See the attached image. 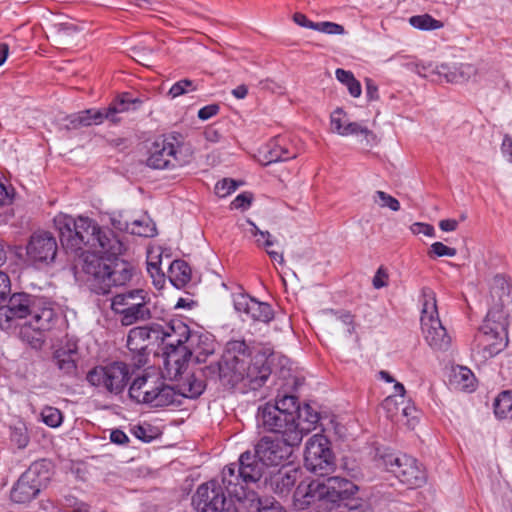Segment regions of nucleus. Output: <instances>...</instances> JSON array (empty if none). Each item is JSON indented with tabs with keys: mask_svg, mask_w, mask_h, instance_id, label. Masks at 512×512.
I'll use <instances>...</instances> for the list:
<instances>
[{
	"mask_svg": "<svg viewBox=\"0 0 512 512\" xmlns=\"http://www.w3.org/2000/svg\"><path fill=\"white\" fill-rule=\"evenodd\" d=\"M90 249L106 256L88 254L84 259L83 272L93 293L109 294L113 287L123 286L131 280L133 267L118 258L124 251V245L111 230L99 226Z\"/></svg>",
	"mask_w": 512,
	"mask_h": 512,
	"instance_id": "obj_1",
	"label": "nucleus"
},
{
	"mask_svg": "<svg viewBox=\"0 0 512 512\" xmlns=\"http://www.w3.org/2000/svg\"><path fill=\"white\" fill-rule=\"evenodd\" d=\"M206 377L218 379L223 387L242 393L258 390L268 380L271 369L264 357L251 358L244 340H231L217 363L204 368Z\"/></svg>",
	"mask_w": 512,
	"mask_h": 512,
	"instance_id": "obj_2",
	"label": "nucleus"
},
{
	"mask_svg": "<svg viewBox=\"0 0 512 512\" xmlns=\"http://www.w3.org/2000/svg\"><path fill=\"white\" fill-rule=\"evenodd\" d=\"M58 313L51 301L42 296L25 292L10 295L7 303L0 305V329L15 330L25 320L21 336L33 346L41 343L40 333L52 329Z\"/></svg>",
	"mask_w": 512,
	"mask_h": 512,
	"instance_id": "obj_3",
	"label": "nucleus"
},
{
	"mask_svg": "<svg viewBox=\"0 0 512 512\" xmlns=\"http://www.w3.org/2000/svg\"><path fill=\"white\" fill-rule=\"evenodd\" d=\"M493 307L480 328L479 348L483 358H491L507 346L506 315L503 307L512 303V283L503 275L493 277L490 285Z\"/></svg>",
	"mask_w": 512,
	"mask_h": 512,
	"instance_id": "obj_4",
	"label": "nucleus"
},
{
	"mask_svg": "<svg viewBox=\"0 0 512 512\" xmlns=\"http://www.w3.org/2000/svg\"><path fill=\"white\" fill-rule=\"evenodd\" d=\"M357 491L358 487L353 482L340 477L302 481L294 492L293 504L298 510L316 505L323 508V512H328L339 501L350 500Z\"/></svg>",
	"mask_w": 512,
	"mask_h": 512,
	"instance_id": "obj_5",
	"label": "nucleus"
},
{
	"mask_svg": "<svg viewBox=\"0 0 512 512\" xmlns=\"http://www.w3.org/2000/svg\"><path fill=\"white\" fill-rule=\"evenodd\" d=\"M263 474V465L250 451L242 453L238 463H231L222 470V483L231 497L241 500L246 496L245 488L256 483Z\"/></svg>",
	"mask_w": 512,
	"mask_h": 512,
	"instance_id": "obj_6",
	"label": "nucleus"
},
{
	"mask_svg": "<svg viewBox=\"0 0 512 512\" xmlns=\"http://www.w3.org/2000/svg\"><path fill=\"white\" fill-rule=\"evenodd\" d=\"M153 305L148 291L132 289L116 294L111 299V309L123 326H131L153 318Z\"/></svg>",
	"mask_w": 512,
	"mask_h": 512,
	"instance_id": "obj_7",
	"label": "nucleus"
},
{
	"mask_svg": "<svg viewBox=\"0 0 512 512\" xmlns=\"http://www.w3.org/2000/svg\"><path fill=\"white\" fill-rule=\"evenodd\" d=\"M60 235V241L66 249L71 251L91 247L99 225L92 219L84 216L73 218L70 215L60 214L54 219Z\"/></svg>",
	"mask_w": 512,
	"mask_h": 512,
	"instance_id": "obj_8",
	"label": "nucleus"
},
{
	"mask_svg": "<svg viewBox=\"0 0 512 512\" xmlns=\"http://www.w3.org/2000/svg\"><path fill=\"white\" fill-rule=\"evenodd\" d=\"M421 301V326L425 340L435 350H447L451 337L438 317L435 292L429 287L422 288Z\"/></svg>",
	"mask_w": 512,
	"mask_h": 512,
	"instance_id": "obj_9",
	"label": "nucleus"
},
{
	"mask_svg": "<svg viewBox=\"0 0 512 512\" xmlns=\"http://www.w3.org/2000/svg\"><path fill=\"white\" fill-rule=\"evenodd\" d=\"M129 396L139 404L152 407L174 405L177 394L174 387L164 384L151 375H142L133 380L129 388Z\"/></svg>",
	"mask_w": 512,
	"mask_h": 512,
	"instance_id": "obj_10",
	"label": "nucleus"
},
{
	"mask_svg": "<svg viewBox=\"0 0 512 512\" xmlns=\"http://www.w3.org/2000/svg\"><path fill=\"white\" fill-rule=\"evenodd\" d=\"M386 470L400 483L410 489L422 487L427 482V472L422 463L405 453H391L383 456Z\"/></svg>",
	"mask_w": 512,
	"mask_h": 512,
	"instance_id": "obj_11",
	"label": "nucleus"
},
{
	"mask_svg": "<svg viewBox=\"0 0 512 512\" xmlns=\"http://www.w3.org/2000/svg\"><path fill=\"white\" fill-rule=\"evenodd\" d=\"M258 424L267 431L281 435L288 444H300L301 436L297 430L296 419L291 413H285L272 404L267 403L260 407L257 414Z\"/></svg>",
	"mask_w": 512,
	"mask_h": 512,
	"instance_id": "obj_12",
	"label": "nucleus"
},
{
	"mask_svg": "<svg viewBox=\"0 0 512 512\" xmlns=\"http://www.w3.org/2000/svg\"><path fill=\"white\" fill-rule=\"evenodd\" d=\"M86 379L91 385L118 395L127 386L130 379V369L123 362H113L93 368L87 373Z\"/></svg>",
	"mask_w": 512,
	"mask_h": 512,
	"instance_id": "obj_13",
	"label": "nucleus"
},
{
	"mask_svg": "<svg viewBox=\"0 0 512 512\" xmlns=\"http://www.w3.org/2000/svg\"><path fill=\"white\" fill-rule=\"evenodd\" d=\"M305 467L320 476L328 474L334 468V457L328 446V440L320 435H313L306 444L304 455Z\"/></svg>",
	"mask_w": 512,
	"mask_h": 512,
	"instance_id": "obj_14",
	"label": "nucleus"
},
{
	"mask_svg": "<svg viewBox=\"0 0 512 512\" xmlns=\"http://www.w3.org/2000/svg\"><path fill=\"white\" fill-rule=\"evenodd\" d=\"M57 252V240L49 231H35L26 245L27 260L34 266L50 265L54 262Z\"/></svg>",
	"mask_w": 512,
	"mask_h": 512,
	"instance_id": "obj_15",
	"label": "nucleus"
},
{
	"mask_svg": "<svg viewBox=\"0 0 512 512\" xmlns=\"http://www.w3.org/2000/svg\"><path fill=\"white\" fill-rule=\"evenodd\" d=\"M185 337L186 345L181 347L188 360L194 357L198 363L205 362L207 357L215 351V341L211 335L191 332L189 327L182 321H178L172 328Z\"/></svg>",
	"mask_w": 512,
	"mask_h": 512,
	"instance_id": "obj_16",
	"label": "nucleus"
},
{
	"mask_svg": "<svg viewBox=\"0 0 512 512\" xmlns=\"http://www.w3.org/2000/svg\"><path fill=\"white\" fill-rule=\"evenodd\" d=\"M299 444H288L283 438L262 437L255 445V458L264 466H278L292 454V447Z\"/></svg>",
	"mask_w": 512,
	"mask_h": 512,
	"instance_id": "obj_17",
	"label": "nucleus"
},
{
	"mask_svg": "<svg viewBox=\"0 0 512 512\" xmlns=\"http://www.w3.org/2000/svg\"><path fill=\"white\" fill-rule=\"evenodd\" d=\"M177 153L178 149L171 140L158 137L149 148L147 165L154 169L175 168L181 165Z\"/></svg>",
	"mask_w": 512,
	"mask_h": 512,
	"instance_id": "obj_18",
	"label": "nucleus"
},
{
	"mask_svg": "<svg viewBox=\"0 0 512 512\" xmlns=\"http://www.w3.org/2000/svg\"><path fill=\"white\" fill-rule=\"evenodd\" d=\"M42 463H34L21 475L11 490L10 497L15 503H27L33 500L41 490V480L38 477Z\"/></svg>",
	"mask_w": 512,
	"mask_h": 512,
	"instance_id": "obj_19",
	"label": "nucleus"
},
{
	"mask_svg": "<svg viewBox=\"0 0 512 512\" xmlns=\"http://www.w3.org/2000/svg\"><path fill=\"white\" fill-rule=\"evenodd\" d=\"M297 157V149L285 136L271 139L260 151V163L267 166L272 163L287 161Z\"/></svg>",
	"mask_w": 512,
	"mask_h": 512,
	"instance_id": "obj_20",
	"label": "nucleus"
},
{
	"mask_svg": "<svg viewBox=\"0 0 512 512\" xmlns=\"http://www.w3.org/2000/svg\"><path fill=\"white\" fill-rule=\"evenodd\" d=\"M233 302L236 311L245 314L253 321L268 323L274 317L273 310L268 303L260 302L249 295L237 294L234 296Z\"/></svg>",
	"mask_w": 512,
	"mask_h": 512,
	"instance_id": "obj_21",
	"label": "nucleus"
},
{
	"mask_svg": "<svg viewBox=\"0 0 512 512\" xmlns=\"http://www.w3.org/2000/svg\"><path fill=\"white\" fill-rule=\"evenodd\" d=\"M330 124L331 130L341 136L362 135L367 143L375 139L374 133L366 126L358 122H350L341 108L331 113Z\"/></svg>",
	"mask_w": 512,
	"mask_h": 512,
	"instance_id": "obj_22",
	"label": "nucleus"
},
{
	"mask_svg": "<svg viewBox=\"0 0 512 512\" xmlns=\"http://www.w3.org/2000/svg\"><path fill=\"white\" fill-rule=\"evenodd\" d=\"M165 354L162 376L172 381H178L186 373L188 358L181 347L167 350Z\"/></svg>",
	"mask_w": 512,
	"mask_h": 512,
	"instance_id": "obj_23",
	"label": "nucleus"
},
{
	"mask_svg": "<svg viewBox=\"0 0 512 512\" xmlns=\"http://www.w3.org/2000/svg\"><path fill=\"white\" fill-rule=\"evenodd\" d=\"M435 73L448 83H465L476 76L477 68L468 63L441 64L436 67Z\"/></svg>",
	"mask_w": 512,
	"mask_h": 512,
	"instance_id": "obj_24",
	"label": "nucleus"
},
{
	"mask_svg": "<svg viewBox=\"0 0 512 512\" xmlns=\"http://www.w3.org/2000/svg\"><path fill=\"white\" fill-rule=\"evenodd\" d=\"M202 374L205 375L204 370L200 375L195 373H185L176 384L175 392L177 394V401L175 404H181V398H197L199 397L204 389L205 382L201 378Z\"/></svg>",
	"mask_w": 512,
	"mask_h": 512,
	"instance_id": "obj_25",
	"label": "nucleus"
},
{
	"mask_svg": "<svg viewBox=\"0 0 512 512\" xmlns=\"http://www.w3.org/2000/svg\"><path fill=\"white\" fill-rule=\"evenodd\" d=\"M107 117L104 108L102 109H87L78 113L72 114L68 117L69 127L77 129L92 124H101Z\"/></svg>",
	"mask_w": 512,
	"mask_h": 512,
	"instance_id": "obj_26",
	"label": "nucleus"
},
{
	"mask_svg": "<svg viewBox=\"0 0 512 512\" xmlns=\"http://www.w3.org/2000/svg\"><path fill=\"white\" fill-rule=\"evenodd\" d=\"M320 420L319 413L315 411L309 404L299 407L296 415L297 430L300 432L301 440L304 435L310 433Z\"/></svg>",
	"mask_w": 512,
	"mask_h": 512,
	"instance_id": "obj_27",
	"label": "nucleus"
},
{
	"mask_svg": "<svg viewBox=\"0 0 512 512\" xmlns=\"http://www.w3.org/2000/svg\"><path fill=\"white\" fill-rule=\"evenodd\" d=\"M141 103L140 99L132 98L130 94L124 93L117 97L107 108H104L105 114H107L106 119L117 122V114L130 110L131 106H134L135 109Z\"/></svg>",
	"mask_w": 512,
	"mask_h": 512,
	"instance_id": "obj_28",
	"label": "nucleus"
},
{
	"mask_svg": "<svg viewBox=\"0 0 512 512\" xmlns=\"http://www.w3.org/2000/svg\"><path fill=\"white\" fill-rule=\"evenodd\" d=\"M169 279L177 287H184L191 279V268L183 260H174L169 265Z\"/></svg>",
	"mask_w": 512,
	"mask_h": 512,
	"instance_id": "obj_29",
	"label": "nucleus"
},
{
	"mask_svg": "<svg viewBox=\"0 0 512 512\" xmlns=\"http://www.w3.org/2000/svg\"><path fill=\"white\" fill-rule=\"evenodd\" d=\"M149 332L143 326L132 328L127 336V347L130 351L142 353L149 345Z\"/></svg>",
	"mask_w": 512,
	"mask_h": 512,
	"instance_id": "obj_30",
	"label": "nucleus"
},
{
	"mask_svg": "<svg viewBox=\"0 0 512 512\" xmlns=\"http://www.w3.org/2000/svg\"><path fill=\"white\" fill-rule=\"evenodd\" d=\"M74 354L75 351L72 349H59L54 354L53 361L55 365L66 375H74L76 373L77 365Z\"/></svg>",
	"mask_w": 512,
	"mask_h": 512,
	"instance_id": "obj_31",
	"label": "nucleus"
},
{
	"mask_svg": "<svg viewBox=\"0 0 512 512\" xmlns=\"http://www.w3.org/2000/svg\"><path fill=\"white\" fill-rule=\"evenodd\" d=\"M128 233L140 237H153L156 234V227L148 216H142L130 222Z\"/></svg>",
	"mask_w": 512,
	"mask_h": 512,
	"instance_id": "obj_32",
	"label": "nucleus"
},
{
	"mask_svg": "<svg viewBox=\"0 0 512 512\" xmlns=\"http://www.w3.org/2000/svg\"><path fill=\"white\" fill-rule=\"evenodd\" d=\"M494 413L498 418L512 419V392L503 391L494 402Z\"/></svg>",
	"mask_w": 512,
	"mask_h": 512,
	"instance_id": "obj_33",
	"label": "nucleus"
},
{
	"mask_svg": "<svg viewBox=\"0 0 512 512\" xmlns=\"http://www.w3.org/2000/svg\"><path fill=\"white\" fill-rule=\"evenodd\" d=\"M335 75L337 80L347 87L351 96L356 98L361 95V84L356 80L352 72L338 68L335 71Z\"/></svg>",
	"mask_w": 512,
	"mask_h": 512,
	"instance_id": "obj_34",
	"label": "nucleus"
},
{
	"mask_svg": "<svg viewBox=\"0 0 512 512\" xmlns=\"http://www.w3.org/2000/svg\"><path fill=\"white\" fill-rule=\"evenodd\" d=\"M247 224L250 226L248 229V232L256 238L255 243L259 248H270L273 246L277 241L276 239L270 234L269 231H263L260 230L254 222L251 220L246 221Z\"/></svg>",
	"mask_w": 512,
	"mask_h": 512,
	"instance_id": "obj_35",
	"label": "nucleus"
},
{
	"mask_svg": "<svg viewBox=\"0 0 512 512\" xmlns=\"http://www.w3.org/2000/svg\"><path fill=\"white\" fill-rule=\"evenodd\" d=\"M409 23L420 30H437L443 27V23L429 14L416 15L409 18Z\"/></svg>",
	"mask_w": 512,
	"mask_h": 512,
	"instance_id": "obj_36",
	"label": "nucleus"
},
{
	"mask_svg": "<svg viewBox=\"0 0 512 512\" xmlns=\"http://www.w3.org/2000/svg\"><path fill=\"white\" fill-rule=\"evenodd\" d=\"M272 407H277L285 413H291L293 418L296 419L297 412L299 411V403L297 397L293 395H284L278 398Z\"/></svg>",
	"mask_w": 512,
	"mask_h": 512,
	"instance_id": "obj_37",
	"label": "nucleus"
},
{
	"mask_svg": "<svg viewBox=\"0 0 512 512\" xmlns=\"http://www.w3.org/2000/svg\"><path fill=\"white\" fill-rule=\"evenodd\" d=\"M373 202L380 208H389L394 212L400 210V202L395 197L381 190L375 192Z\"/></svg>",
	"mask_w": 512,
	"mask_h": 512,
	"instance_id": "obj_38",
	"label": "nucleus"
},
{
	"mask_svg": "<svg viewBox=\"0 0 512 512\" xmlns=\"http://www.w3.org/2000/svg\"><path fill=\"white\" fill-rule=\"evenodd\" d=\"M42 421L49 427H59L63 422L62 412L52 406H46L41 412Z\"/></svg>",
	"mask_w": 512,
	"mask_h": 512,
	"instance_id": "obj_39",
	"label": "nucleus"
},
{
	"mask_svg": "<svg viewBox=\"0 0 512 512\" xmlns=\"http://www.w3.org/2000/svg\"><path fill=\"white\" fill-rule=\"evenodd\" d=\"M146 330L149 332V343H163L166 345L167 337L171 338V335L167 332V324L165 326L153 323L149 326H144Z\"/></svg>",
	"mask_w": 512,
	"mask_h": 512,
	"instance_id": "obj_40",
	"label": "nucleus"
},
{
	"mask_svg": "<svg viewBox=\"0 0 512 512\" xmlns=\"http://www.w3.org/2000/svg\"><path fill=\"white\" fill-rule=\"evenodd\" d=\"M196 90L197 84L194 81L190 79H182L172 85L168 92V95L171 96V98H176Z\"/></svg>",
	"mask_w": 512,
	"mask_h": 512,
	"instance_id": "obj_41",
	"label": "nucleus"
},
{
	"mask_svg": "<svg viewBox=\"0 0 512 512\" xmlns=\"http://www.w3.org/2000/svg\"><path fill=\"white\" fill-rule=\"evenodd\" d=\"M177 322L178 321L172 322L171 324H167V332L169 335H171V338L167 337L166 339L167 350L178 349L186 345L185 337L180 336V334L176 332L174 329L172 330V328L176 326Z\"/></svg>",
	"mask_w": 512,
	"mask_h": 512,
	"instance_id": "obj_42",
	"label": "nucleus"
},
{
	"mask_svg": "<svg viewBox=\"0 0 512 512\" xmlns=\"http://www.w3.org/2000/svg\"><path fill=\"white\" fill-rule=\"evenodd\" d=\"M314 30L330 35H342L345 33L342 25L330 21L316 22Z\"/></svg>",
	"mask_w": 512,
	"mask_h": 512,
	"instance_id": "obj_43",
	"label": "nucleus"
},
{
	"mask_svg": "<svg viewBox=\"0 0 512 512\" xmlns=\"http://www.w3.org/2000/svg\"><path fill=\"white\" fill-rule=\"evenodd\" d=\"M457 251L455 248L448 247L442 242H434L430 246V250L428 252V255L430 257H454L456 255Z\"/></svg>",
	"mask_w": 512,
	"mask_h": 512,
	"instance_id": "obj_44",
	"label": "nucleus"
},
{
	"mask_svg": "<svg viewBox=\"0 0 512 512\" xmlns=\"http://www.w3.org/2000/svg\"><path fill=\"white\" fill-rule=\"evenodd\" d=\"M11 441L20 449L25 448L29 443V436L24 427H15L11 430Z\"/></svg>",
	"mask_w": 512,
	"mask_h": 512,
	"instance_id": "obj_45",
	"label": "nucleus"
},
{
	"mask_svg": "<svg viewBox=\"0 0 512 512\" xmlns=\"http://www.w3.org/2000/svg\"><path fill=\"white\" fill-rule=\"evenodd\" d=\"M454 377L458 383L462 382V387L466 389H473L474 376L470 369L460 367L458 372H455Z\"/></svg>",
	"mask_w": 512,
	"mask_h": 512,
	"instance_id": "obj_46",
	"label": "nucleus"
},
{
	"mask_svg": "<svg viewBox=\"0 0 512 512\" xmlns=\"http://www.w3.org/2000/svg\"><path fill=\"white\" fill-rule=\"evenodd\" d=\"M257 512H285L282 505L274 499H258Z\"/></svg>",
	"mask_w": 512,
	"mask_h": 512,
	"instance_id": "obj_47",
	"label": "nucleus"
},
{
	"mask_svg": "<svg viewBox=\"0 0 512 512\" xmlns=\"http://www.w3.org/2000/svg\"><path fill=\"white\" fill-rule=\"evenodd\" d=\"M237 189V184L232 179H223L215 185V193L217 196L223 198L231 194Z\"/></svg>",
	"mask_w": 512,
	"mask_h": 512,
	"instance_id": "obj_48",
	"label": "nucleus"
},
{
	"mask_svg": "<svg viewBox=\"0 0 512 512\" xmlns=\"http://www.w3.org/2000/svg\"><path fill=\"white\" fill-rule=\"evenodd\" d=\"M383 408L387 411L390 418H396L399 421V414L401 408L398 406V402L395 395L388 396L382 404Z\"/></svg>",
	"mask_w": 512,
	"mask_h": 512,
	"instance_id": "obj_49",
	"label": "nucleus"
},
{
	"mask_svg": "<svg viewBox=\"0 0 512 512\" xmlns=\"http://www.w3.org/2000/svg\"><path fill=\"white\" fill-rule=\"evenodd\" d=\"M110 223L114 229L118 231L128 232L130 222L128 218L121 212H114L110 215Z\"/></svg>",
	"mask_w": 512,
	"mask_h": 512,
	"instance_id": "obj_50",
	"label": "nucleus"
},
{
	"mask_svg": "<svg viewBox=\"0 0 512 512\" xmlns=\"http://www.w3.org/2000/svg\"><path fill=\"white\" fill-rule=\"evenodd\" d=\"M132 434L139 440L150 442L154 437L149 425H135L131 429Z\"/></svg>",
	"mask_w": 512,
	"mask_h": 512,
	"instance_id": "obj_51",
	"label": "nucleus"
},
{
	"mask_svg": "<svg viewBox=\"0 0 512 512\" xmlns=\"http://www.w3.org/2000/svg\"><path fill=\"white\" fill-rule=\"evenodd\" d=\"M336 321L343 325V328L348 335H351L354 332V319L349 312L337 314Z\"/></svg>",
	"mask_w": 512,
	"mask_h": 512,
	"instance_id": "obj_52",
	"label": "nucleus"
},
{
	"mask_svg": "<svg viewBox=\"0 0 512 512\" xmlns=\"http://www.w3.org/2000/svg\"><path fill=\"white\" fill-rule=\"evenodd\" d=\"M252 202V195L250 193L239 194L231 203L233 209L245 210L249 208Z\"/></svg>",
	"mask_w": 512,
	"mask_h": 512,
	"instance_id": "obj_53",
	"label": "nucleus"
},
{
	"mask_svg": "<svg viewBox=\"0 0 512 512\" xmlns=\"http://www.w3.org/2000/svg\"><path fill=\"white\" fill-rule=\"evenodd\" d=\"M410 230L415 235L424 234L428 237H433L435 234V230L432 225L420 222L412 224Z\"/></svg>",
	"mask_w": 512,
	"mask_h": 512,
	"instance_id": "obj_54",
	"label": "nucleus"
},
{
	"mask_svg": "<svg viewBox=\"0 0 512 512\" xmlns=\"http://www.w3.org/2000/svg\"><path fill=\"white\" fill-rule=\"evenodd\" d=\"M11 284L8 275L0 271V302L5 301L10 294Z\"/></svg>",
	"mask_w": 512,
	"mask_h": 512,
	"instance_id": "obj_55",
	"label": "nucleus"
},
{
	"mask_svg": "<svg viewBox=\"0 0 512 512\" xmlns=\"http://www.w3.org/2000/svg\"><path fill=\"white\" fill-rule=\"evenodd\" d=\"M387 280H388L387 271L383 267H380L373 277L374 288L380 289V288L387 286V284H388Z\"/></svg>",
	"mask_w": 512,
	"mask_h": 512,
	"instance_id": "obj_56",
	"label": "nucleus"
},
{
	"mask_svg": "<svg viewBox=\"0 0 512 512\" xmlns=\"http://www.w3.org/2000/svg\"><path fill=\"white\" fill-rule=\"evenodd\" d=\"M219 109H220L219 105H217V104H210V105L204 106L203 108H201L198 111V117L201 120H208L211 117L217 115L219 112Z\"/></svg>",
	"mask_w": 512,
	"mask_h": 512,
	"instance_id": "obj_57",
	"label": "nucleus"
},
{
	"mask_svg": "<svg viewBox=\"0 0 512 512\" xmlns=\"http://www.w3.org/2000/svg\"><path fill=\"white\" fill-rule=\"evenodd\" d=\"M415 412H416V409L413 406L408 405V406L402 407L400 410V414H399V420L407 418L406 423L409 426H414L416 417L413 416V413H415Z\"/></svg>",
	"mask_w": 512,
	"mask_h": 512,
	"instance_id": "obj_58",
	"label": "nucleus"
},
{
	"mask_svg": "<svg viewBox=\"0 0 512 512\" xmlns=\"http://www.w3.org/2000/svg\"><path fill=\"white\" fill-rule=\"evenodd\" d=\"M53 29H54L55 33L60 37L61 36H69L72 33L76 32V30H77L74 25L68 24V23L55 24L53 26Z\"/></svg>",
	"mask_w": 512,
	"mask_h": 512,
	"instance_id": "obj_59",
	"label": "nucleus"
},
{
	"mask_svg": "<svg viewBox=\"0 0 512 512\" xmlns=\"http://www.w3.org/2000/svg\"><path fill=\"white\" fill-rule=\"evenodd\" d=\"M110 440L112 443L118 444V445H124L129 442L128 436L122 430H119V429H115V430L111 431Z\"/></svg>",
	"mask_w": 512,
	"mask_h": 512,
	"instance_id": "obj_60",
	"label": "nucleus"
},
{
	"mask_svg": "<svg viewBox=\"0 0 512 512\" xmlns=\"http://www.w3.org/2000/svg\"><path fill=\"white\" fill-rule=\"evenodd\" d=\"M293 20L296 24H298L299 26H302V27H305V28H309V29H312L314 30L315 28V23L316 22H313V21H310L304 14L302 13H295L293 15Z\"/></svg>",
	"mask_w": 512,
	"mask_h": 512,
	"instance_id": "obj_61",
	"label": "nucleus"
},
{
	"mask_svg": "<svg viewBox=\"0 0 512 512\" xmlns=\"http://www.w3.org/2000/svg\"><path fill=\"white\" fill-rule=\"evenodd\" d=\"M204 137L208 142L217 143L221 140V134L217 129L209 127L204 131Z\"/></svg>",
	"mask_w": 512,
	"mask_h": 512,
	"instance_id": "obj_62",
	"label": "nucleus"
},
{
	"mask_svg": "<svg viewBox=\"0 0 512 512\" xmlns=\"http://www.w3.org/2000/svg\"><path fill=\"white\" fill-rule=\"evenodd\" d=\"M279 479L283 486V488L280 490L281 493H284L285 491H289L290 488L292 486H294L295 478H294V476H292L290 474L280 475Z\"/></svg>",
	"mask_w": 512,
	"mask_h": 512,
	"instance_id": "obj_63",
	"label": "nucleus"
},
{
	"mask_svg": "<svg viewBox=\"0 0 512 512\" xmlns=\"http://www.w3.org/2000/svg\"><path fill=\"white\" fill-rule=\"evenodd\" d=\"M501 149L503 154L508 156L509 161L512 162V138L509 135L504 136Z\"/></svg>",
	"mask_w": 512,
	"mask_h": 512,
	"instance_id": "obj_64",
	"label": "nucleus"
}]
</instances>
